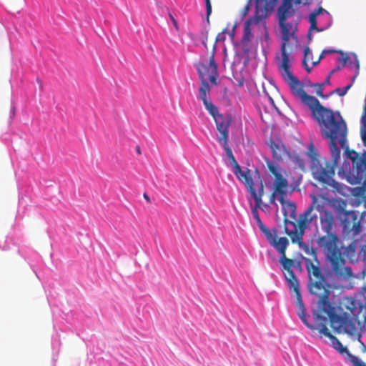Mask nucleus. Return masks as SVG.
Returning <instances> with one entry per match:
<instances>
[{
	"label": "nucleus",
	"mask_w": 366,
	"mask_h": 366,
	"mask_svg": "<svg viewBox=\"0 0 366 366\" xmlns=\"http://www.w3.org/2000/svg\"><path fill=\"white\" fill-rule=\"evenodd\" d=\"M310 197L312 199L311 204L299 216L298 230H289L286 228L285 233L293 243L297 242L307 254L314 258L315 263L307 257H302L305 268L307 269L306 259H309L313 265H318L321 269L316 249L310 248L302 242L305 229H311L312 225L317 226L319 219L320 228L325 233L318 237L316 240L318 248L325 258L326 264L322 274L326 280L328 278L332 281H349L355 277V275L352 268L345 266V260L342 254V243L335 232L338 225L337 218L335 212L327 207L326 202L322 197L315 194Z\"/></svg>",
	"instance_id": "nucleus-1"
},
{
	"label": "nucleus",
	"mask_w": 366,
	"mask_h": 366,
	"mask_svg": "<svg viewBox=\"0 0 366 366\" xmlns=\"http://www.w3.org/2000/svg\"><path fill=\"white\" fill-rule=\"evenodd\" d=\"M306 266L309 276L308 289L311 295L318 298L319 311L327 315L330 326L335 332L356 336L361 351L366 352V345L361 340L362 334L366 331V305L352 297H345L339 305L342 312L336 313L329 299L331 286L322 269L318 265H313L309 259H306Z\"/></svg>",
	"instance_id": "nucleus-2"
},
{
	"label": "nucleus",
	"mask_w": 366,
	"mask_h": 366,
	"mask_svg": "<svg viewBox=\"0 0 366 366\" xmlns=\"http://www.w3.org/2000/svg\"><path fill=\"white\" fill-rule=\"evenodd\" d=\"M290 85L293 95L299 98L312 112L315 118L319 122L322 134L324 137L331 139V149L332 153L339 156V149L335 146V141L339 139L342 144L345 142L346 124L340 112H334L320 103L319 100L313 96L307 94L300 80L290 75L284 78Z\"/></svg>",
	"instance_id": "nucleus-3"
},
{
	"label": "nucleus",
	"mask_w": 366,
	"mask_h": 366,
	"mask_svg": "<svg viewBox=\"0 0 366 366\" xmlns=\"http://www.w3.org/2000/svg\"><path fill=\"white\" fill-rule=\"evenodd\" d=\"M267 166L269 171L274 175V179L272 184V193L269 197V202L277 206L276 199L278 198L283 212L285 230H298V223L293 222L296 217V205L295 203L285 199L289 184L287 179L280 172L279 167L267 159Z\"/></svg>",
	"instance_id": "nucleus-4"
},
{
	"label": "nucleus",
	"mask_w": 366,
	"mask_h": 366,
	"mask_svg": "<svg viewBox=\"0 0 366 366\" xmlns=\"http://www.w3.org/2000/svg\"><path fill=\"white\" fill-rule=\"evenodd\" d=\"M196 68L199 73L201 86L199 89V98L202 101L204 106L210 114L217 112V107L210 100L211 85L219 84L217 64L214 58V54L209 57L208 64L199 63Z\"/></svg>",
	"instance_id": "nucleus-5"
},
{
	"label": "nucleus",
	"mask_w": 366,
	"mask_h": 366,
	"mask_svg": "<svg viewBox=\"0 0 366 366\" xmlns=\"http://www.w3.org/2000/svg\"><path fill=\"white\" fill-rule=\"evenodd\" d=\"M346 136L347 130L345 131V142L342 144L340 142L339 139H337L335 141V146L339 149V156L336 158V156L332 153L331 149V139H330V149L332 159V162H330L326 159L320 160L319 159V154L313 144H310L308 147L307 155L311 161V170L313 174L314 178L317 179L322 183H328L332 180V177L335 174V168L337 167V163L340 159V149L337 147L339 144L342 148H344L346 145ZM327 139L326 137H325Z\"/></svg>",
	"instance_id": "nucleus-6"
},
{
	"label": "nucleus",
	"mask_w": 366,
	"mask_h": 366,
	"mask_svg": "<svg viewBox=\"0 0 366 366\" xmlns=\"http://www.w3.org/2000/svg\"><path fill=\"white\" fill-rule=\"evenodd\" d=\"M257 182L247 186V188L248 189L255 202V207L252 209V213L254 218L257 221L259 229L264 234L268 242H270L272 240L277 237V229H273L272 231L269 229L263 224L259 216L257 209L260 207L262 203V198L264 195V185L260 174H257Z\"/></svg>",
	"instance_id": "nucleus-7"
},
{
	"label": "nucleus",
	"mask_w": 366,
	"mask_h": 366,
	"mask_svg": "<svg viewBox=\"0 0 366 366\" xmlns=\"http://www.w3.org/2000/svg\"><path fill=\"white\" fill-rule=\"evenodd\" d=\"M349 157L352 162V169L350 178L352 184H362L360 189L366 193V157H360L357 152L352 151Z\"/></svg>",
	"instance_id": "nucleus-8"
},
{
	"label": "nucleus",
	"mask_w": 366,
	"mask_h": 366,
	"mask_svg": "<svg viewBox=\"0 0 366 366\" xmlns=\"http://www.w3.org/2000/svg\"><path fill=\"white\" fill-rule=\"evenodd\" d=\"M222 144L224 149L226 152L228 159L230 160L233 167V172L237 178L242 182L245 186H248L257 182V174H259L257 170L254 173L252 170L247 169L246 171H242L241 167L236 161L231 148L228 146V142H220Z\"/></svg>",
	"instance_id": "nucleus-9"
},
{
	"label": "nucleus",
	"mask_w": 366,
	"mask_h": 366,
	"mask_svg": "<svg viewBox=\"0 0 366 366\" xmlns=\"http://www.w3.org/2000/svg\"><path fill=\"white\" fill-rule=\"evenodd\" d=\"M320 313L324 312H320L318 307L317 311H316L314 313L315 320H316L319 332L330 340L332 347L337 351H338L340 354L346 353L347 357H349V355L352 354L347 351V349L342 345V344L335 336L331 334V332H330L329 329L327 327V317L321 315Z\"/></svg>",
	"instance_id": "nucleus-10"
},
{
	"label": "nucleus",
	"mask_w": 366,
	"mask_h": 366,
	"mask_svg": "<svg viewBox=\"0 0 366 366\" xmlns=\"http://www.w3.org/2000/svg\"><path fill=\"white\" fill-rule=\"evenodd\" d=\"M342 224L343 229L347 234L352 233L355 237L361 232L360 221L358 219V214L355 211L344 210Z\"/></svg>",
	"instance_id": "nucleus-11"
},
{
	"label": "nucleus",
	"mask_w": 366,
	"mask_h": 366,
	"mask_svg": "<svg viewBox=\"0 0 366 366\" xmlns=\"http://www.w3.org/2000/svg\"><path fill=\"white\" fill-rule=\"evenodd\" d=\"M269 244L274 247L281 254L280 262L281 263L283 269L286 271L292 270L294 266V260L286 257L285 252L287 247L289 244V240L287 237H280L278 239L277 237L272 240Z\"/></svg>",
	"instance_id": "nucleus-12"
},
{
	"label": "nucleus",
	"mask_w": 366,
	"mask_h": 366,
	"mask_svg": "<svg viewBox=\"0 0 366 366\" xmlns=\"http://www.w3.org/2000/svg\"><path fill=\"white\" fill-rule=\"evenodd\" d=\"M277 0H255L254 21L259 24L266 19L274 9Z\"/></svg>",
	"instance_id": "nucleus-13"
},
{
	"label": "nucleus",
	"mask_w": 366,
	"mask_h": 366,
	"mask_svg": "<svg viewBox=\"0 0 366 366\" xmlns=\"http://www.w3.org/2000/svg\"><path fill=\"white\" fill-rule=\"evenodd\" d=\"M214 119L217 129L220 133V137L218 138L219 142H228L229 140V127L230 125V119L224 117L219 113L218 108L217 112L214 114H210Z\"/></svg>",
	"instance_id": "nucleus-14"
},
{
	"label": "nucleus",
	"mask_w": 366,
	"mask_h": 366,
	"mask_svg": "<svg viewBox=\"0 0 366 366\" xmlns=\"http://www.w3.org/2000/svg\"><path fill=\"white\" fill-rule=\"evenodd\" d=\"M292 3L295 4H300L301 0H283L282 4L277 9V17L278 21L287 20L295 14V10L292 8Z\"/></svg>",
	"instance_id": "nucleus-15"
},
{
	"label": "nucleus",
	"mask_w": 366,
	"mask_h": 366,
	"mask_svg": "<svg viewBox=\"0 0 366 366\" xmlns=\"http://www.w3.org/2000/svg\"><path fill=\"white\" fill-rule=\"evenodd\" d=\"M281 54L282 59L279 64V69L283 77L285 78L292 75V74L290 70V64L289 53L287 51V49H284V46H281Z\"/></svg>",
	"instance_id": "nucleus-16"
},
{
	"label": "nucleus",
	"mask_w": 366,
	"mask_h": 366,
	"mask_svg": "<svg viewBox=\"0 0 366 366\" xmlns=\"http://www.w3.org/2000/svg\"><path fill=\"white\" fill-rule=\"evenodd\" d=\"M270 148L273 157L277 161L282 160L288 154L284 146L280 145L274 142H271Z\"/></svg>",
	"instance_id": "nucleus-17"
},
{
	"label": "nucleus",
	"mask_w": 366,
	"mask_h": 366,
	"mask_svg": "<svg viewBox=\"0 0 366 366\" xmlns=\"http://www.w3.org/2000/svg\"><path fill=\"white\" fill-rule=\"evenodd\" d=\"M355 250H356V246L354 243L350 244L346 247H344V246L342 245V254L343 255L344 259L346 261V259L345 258V256L349 259L353 258L355 256ZM345 266L348 267L346 264H345Z\"/></svg>",
	"instance_id": "nucleus-18"
},
{
	"label": "nucleus",
	"mask_w": 366,
	"mask_h": 366,
	"mask_svg": "<svg viewBox=\"0 0 366 366\" xmlns=\"http://www.w3.org/2000/svg\"><path fill=\"white\" fill-rule=\"evenodd\" d=\"M278 23L281 28V32H287L294 34L295 31L297 30L296 25L287 22V20H285L283 22L282 21H278Z\"/></svg>",
	"instance_id": "nucleus-19"
},
{
	"label": "nucleus",
	"mask_w": 366,
	"mask_h": 366,
	"mask_svg": "<svg viewBox=\"0 0 366 366\" xmlns=\"http://www.w3.org/2000/svg\"><path fill=\"white\" fill-rule=\"evenodd\" d=\"M252 24H254V17L252 19H248L245 22L244 28V36H243L244 41H249L250 39L253 36L252 33V29L250 27ZM255 24H257L255 23Z\"/></svg>",
	"instance_id": "nucleus-20"
},
{
	"label": "nucleus",
	"mask_w": 366,
	"mask_h": 366,
	"mask_svg": "<svg viewBox=\"0 0 366 366\" xmlns=\"http://www.w3.org/2000/svg\"><path fill=\"white\" fill-rule=\"evenodd\" d=\"M287 275L285 277L287 281L290 284V289H297L299 287V282L294 273V272L292 270L287 271Z\"/></svg>",
	"instance_id": "nucleus-21"
},
{
	"label": "nucleus",
	"mask_w": 366,
	"mask_h": 366,
	"mask_svg": "<svg viewBox=\"0 0 366 366\" xmlns=\"http://www.w3.org/2000/svg\"><path fill=\"white\" fill-rule=\"evenodd\" d=\"M349 360L353 366H366V364L363 361L353 355H349Z\"/></svg>",
	"instance_id": "nucleus-22"
},
{
	"label": "nucleus",
	"mask_w": 366,
	"mask_h": 366,
	"mask_svg": "<svg viewBox=\"0 0 366 366\" xmlns=\"http://www.w3.org/2000/svg\"><path fill=\"white\" fill-rule=\"evenodd\" d=\"M282 46H284V49H287V46H288L290 38L292 36H294V34H289V33H287V32L286 33L282 32Z\"/></svg>",
	"instance_id": "nucleus-23"
},
{
	"label": "nucleus",
	"mask_w": 366,
	"mask_h": 366,
	"mask_svg": "<svg viewBox=\"0 0 366 366\" xmlns=\"http://www.w3.org/2000/svg\"><path fill=\"white\" fill-rule=\"evenodd\" d=\"M351 86L352 85L349 84L344 88H337L333 91V93L338 94L340 97H343L347 94V91L351 88Z\"/></svg>",
	"instance_id": "nucleus-24"
},
{
	"label": "nucleus",
	"mask_w": 366,
	"mask_h": 366,
	"mask_svg": "<svg viewBox=\"0 0 366 366\" xmlns=\"http://www.w3.org/2000/svg\"><path fill=\"white\" fill-rule=\"evenodd\" d=\"M293 291L295 292L297 307H299L303 306L304 304H303V302L302 300L300 288L297 287V289H293Z\"/></svg>",
	"instance_id": "nucleus-25"
},
{
	"label": "nucleus",
	"mask_w": 366,
	"mask_h": 366,
	"mask_svg": "<svg viewBox=\"0 0 366 366\" xmlns=\"http://www.w3.org/2000/svg\"><path fill=\"white\" fill-rule=\"evenodd\" d=\"M323 85L324 84H317L313 86L316 88V94L321 98H325V96L323 94Z\"/></svg>",
	"instance_id": "nucleus-26"
},
{
	"label": "nucleus",
	"mask_w": 366,
	"mask_h": 366,
	"mask_svg": "<svg viewBox=\"0 0 366 366\" xmlns=\"http://www.w3.org/2000/svg\"><path fill=\"white\" fill-rule=\"evenodd\" d=\"M335 52H337V51H336L335 49H325V50H323L322 51L320 57H319V59L317 61L313 62V65L314 66L317 65L319 63L320 60L321 59H322L325 56V54L335 53Z\"/></svg>",
	"instance_id": "nucleus-27"
},
{
	"label": "nucleus",
	"mask_w": 366,
	"mask_h": 366,
	"mask_svg": "<svg viewBox=\"0 0 366 366\" xmlns=\"http://www.w3.org/2000/svg\"><path fill=\"white\" fill-rule=\"evenodd\" d=\"M301 319V320L307 325V327H308L311 330H317V322L315 321V325H311L310 323L308 322L307 318H306V315H305L304 317H300Z\"/></svg>",
	"instance_id": "nucleus-28"
},
{
	"label": "nucleus",
	"mask_w": 366,
	"mask_h": 366,
	"mask_svg": "<svg viewBox=\"0 0 366 366\" xmlns=\"http://www.w3.org/2000/svg\"><path fill=\"white\" fill-rule=\"evenodd\" d=\"M205 5H206V11H207V21H209V17L212 13V5H211L210 0H205Z\"/></svg>",
	"instance_id": "nucleus-29"
},
{
	"label": "nucleus",
	"mask_w": 366,
	"mask_h": 366,
	"mask_svg": "<svg viewBox=\"0 0 366 366\" xmlns=\"http://www.w3.org/2000/svg\"><path fill=\"white\" fill-rule=\"evenodd\" d=\"M304 59L309 60L312 56V52L308 46H306L304 49Z\"/></svg>",
	"instance_id": "nucleus-30"
},
{
	"label": "nucleus",
	"mask_w": 366,
	"mask_h": 366,
	"mask_svg": "<svg viewBox=\"0 0 366 366\" xmlns=\"http://www.w3.org/2000/svg\"><path fill=\"white\" fill-rule=\"evenodd\" d=\"M306 309L305 307V306H302V307H298V316L299 317H304L305 315H306Z\"/></svg>",
	"instance_id": "nucleus-31"
},
{
	"label": "nucleus",
	"mask_w": 366,
	"mask_h": 366,
	"mask_svg": "<svg viewBox=\"0 0 366 366\" xmlns=\"http://www.w3.org/2000/svg\"><path fill=\"white\" fill-rule=\"evenodd\" d=\"M309 21L310 23V24H316L317 23V16H316V14H314L313 12H312L309 16Z\"/></svg>",
	"instance_id": "nucleus-32"
},
{
	"label": "nucleus",
	"mask_w": 366,
	"mask_h": 366,
	"mask_svg": "<svg viewBox=\"0 0 366 366\" xmlns=\"http://www.w3.org/2000/svg\"><path fill=\"white\" fill-rule=\"evenodd\" d=\"M313 13L316 14V16H317L319 14H322V13H327V11L326 10H325L324 9H322V7H320L318 9L315 10L313 11Z\"/></svg>",
	"instance_id": "nucleus-33"
},
{
	"label": "nucleus",
	"mask_w": 366,
	"mask_h": 366,
	"mask_svg": "<svg viewBox=\"0 0 366 366\" xmlns=\"http://www.w3.org/2000/svg\"><path fill=\"white\" fill-rule=\"evenodd\" d=\"M307 61L306 59H304L303 60V62H302V64H303V66L305 67V69L307 71V72H310L311 71V69L308 66V64L307 63Z\"/></svg>",
	"instance_id": "nucleus-34"
},
{
	"label": "nucleus",
	"mask_w": 366,
	"mask_h": 366,
	"mask_svg": "<svg viewBox=\"0 0 366 366\" xmlns=\"http://www.w3.org/2000/svg\"><path fill=\"white\" fill-rule=\"evenodd\" d=\"M249 4H247L245 7H244V10L242 11V14L244 16L247 15L249 12Z\"/></svg>",
	"instance_id": "nucleus-35"
},
{
	"label": "nucleus",
	"mask_w": 366,
	"mask_h": 366,
	"mask_svg": "<svg viewBox=\"0 0 366 366\" xmlns=\"http://www.w3.org/2000/svg\"><path fill=\"white\" fill-rule=\"evenodd\" d=\"M170 18H171L172 23H173L174 26H175V28L177 29H178V24H177V21H176V19L172 15H170Z\"/></svg>",
	"instance_id": "nucleus-36"
},
{
	"label": "nucleus",
	"mask_w": 366,
	"mask_h": 366,
	"mask_svg": "<svg viewBox=\"0 0 366 366\" xmlns=\"http://www.w3.org/2000/svg\"><path fill=\"white\" fill-rule=\"evenodd\" d=\"M347 59H348V57L347 56H345L342 57V59L340 58L339 61H342V65L344 66L346 64Z\"/></svg>",
	"instance_id": "nucleus-37"
},
{
	"label": "nucleus",
	"mask_w": 366,
	"mask_h": 366,
	"mask_svg": "<svg viewBox=\"0 0 366 366\" xmlns=\"http://www.w3.org/2000/svg\"><path fill=\"white\" fill-rule=\"evenodd\" d=\"M143 197L148 203H151V199L147 193L143 194Z\"/></svg>",
	"instance_id": "nucleus-38"
},
{
	"label": "nucleus",
	"mask_w": 366,
	"mask_h": 366,
	"mask_svg": "<svg viewBox=\"0 0 366 366\" xmlns=\"http://www.w3.org/2000/svg\"><path fill=\"white\" fill-rule=\"evenodd\" d=\"M310 30H317V31H320V29H318V28H317V23H316V24H315V25H314V24H310Z\"/></svg>",
	"instance_id": "nucleus-39"
},
{
	"label": "nucleus",
	"mask_w": 366,
	"mask_h": 366,
	"mask_svg": "<svg viewBox=\"0 0 366 366\" xmlns=\"http://www.w3.org/2000/svg\"><path fill=\"white\" fill-rule=\"evenodd\" d=\"M36 80H37L38 83L39 84L40 87L42 88L43 87L42 81L39 78H37Z\"/></svg>",
	"instance_id": "nucleus-40"
},
{
	"label": "nucleus",
	"mask_w": 366,
	"mask_h": 366,
	"mask_svg": "<svg viewBox=\"0 0 366 366\" xmlns=\"http://www.w3.org/2000/svg\"><path fill=\"white\" fill-rule=\"evenodd\" d=\"M269 102L272 103V104L273 106H274V100L272 99V97H269Z\"/></svg>",
	"instance_id": "nucleus-41"
},
{
	"label": "nucleus",
	"mask_w": 366,
	"mask_h": 366,
	"mask_svg": "<svg viewBox=\"0 0 366 366\" xmlns=\"http://www.w3.org/2000/svg\"><path fill=\"white\" fill-rule=\"evenodd\" d=\"M309 39H310V40H311V34H309Z\"/></svg>",
	"instance_id": "nucleus-42"
},
{
	"label": "nucleus",
	"mask_w": 366,
	"mask_h": 366,
	"mask_svg": "<svg viewBox=\"0 0 366 366\" xmlns=\"http://www.w3.org/2000/svg\"><path fill=\"white\" fill-rule=\"evenodd\" d=\"M357 69H359V63L358 62L357 63Z\"/></svg>",
	"instance_id": "nucleus-43"
}]
</instances>
